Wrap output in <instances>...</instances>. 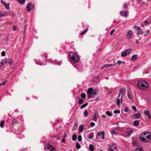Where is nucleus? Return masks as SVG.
I'll list each match as a JSON object with an SVG mask.
<instances>
[{
    "label": "nucleus",
    "instance_id": "nucleus-1",
    "mask_svg": "<svg viewBox=\"0 0 151 151\" xmlns=\"http://www.w3.org/2000/svg\"><path fill=\"white\" fill-rule=\"evenodd\" d=\"M137 86L139 89L145 90L147 89L148 84L146 82L141 80L137 82Z\"/></svg>",
    "mask_w": 151,
    "mask_h": 151
},
{
    "label": "nucleus",
    "instance_id": "nucleus-2",
    "mask_svg": "<svg viewBox=\"0 0 151 151\" xmlns=\"http://www.w3.org/2000/svg\"><path fill=\"white\" fill-rule=\"evenodd\" d=\"M140 141L144 142H147L151 139L150 135L147 133L144 132L141 134L139 137Z\"/></svg>",
    "mask_w": 151,
    "mask_h": 151
},
{
    "label": "nucleus",
    "instance_id": "nucleus-3",
    "mask_svg": "<svg viewBox=\"0 0 151 151\" xmlns=\"http://www.w3.org/2000/svg\"><path fill=\"white\" fill-rule=\"evenodd\" d=\"M70 58L75 63H78L79 60V58L78 55L75 53H70L69 54Z\"/></svg>",
    "mask_w": 151,
    "mask_h": 151
},
{
    "label": "nucleus",
    "instance_id": "nucleus-4",
    "mask_svg": "<svg viewBox=\"0 0 151 151\" xmlns=\"http://www.w3.org/2000/svg\"><path fill=\"white\" fill-rule=\"evenodd\" d=\"M93 89L92 88H89L87 92V93L88 94V97L89 98H92V92H93Z\"/></svg>",
    "mask_w": 151,
    "mask_h": 151
},
{
    "label": "nucleus",
    "instance_id": "nucleus-5",
    "mask_svg": "<svg viewBox=\"0 0 151 151\" xmlns=\"http://www.w3.org/2000/svg\"><path fill=\"white\" fill-rule=\"evenodd\" d=\"M131 50V49H129L126 50L124 51L122 53L121 56L123 57L125 56L130 53Z\"/></svg>",
    "mask_w": 151,
    "mask_h": 151
},
{
    "label": "nucleus",
    "instance_id": "nucleus-6",
    "mask_svg": "<svg viewBox=\"0 0 151 151\" xmlns=\"http://www.w3.org/2000/svg\"><path fill=\"white\" fill-rule=\"evenodd\" d=\"M125 132L128 134V136L129 137L132 133V129L131 128H128L125 130Z\"/></svg>",
    "mask_w": 151,
    "mask_h": 151
},
{
    "label": "nucleus",
    "instance_id": "nucleus-7",
    "mask_svg": "<svg viewBox=\"0 0 151 151\" xmlns=\"http://www.w3.org/2000/svg\"><path fill=\"white\" fill-rule=\"evenodd\" d=\"M102 136V138L103 139H104V132L103 131L102 132H99L98 133V136Z\"/></svg>",
    "mask_w": 151,
    "mask_h": 151
},
{
    "label": "nucleus",
    "instance_id": "nucleus-8",
    "mask_svg": "<svg viewBox=\"0 0 151 151\" xmlns=\"http://www.w3.org/2000/svg\"><path fill=\"white\" fill-rule=\"evenodd\" d=\"M134 27L135 28H136L137 27V35H140L142 33V31L141 29L139 27H137L136 26H135Z\"/></svg>",
    "mask_w": 151,
    "mask_h": 151
},
{
    "label": "nucleus",
    "instance_id": "nucleus-9",
    "mask_svg": "<svg viewBox=\"0 0 151 151\" xmlns=\"http://www.w3.org/2000/svg\"><path fill=\"white\" fill-rule=\"evenodd\" d=\"M32 5V3H29V4H27V10L28 11H30L31 9L32 8L31 7V6Z\"/></svg>",
    "mask_w": 151,
    "mask_h": 151
},
{
    "label": "nucleus",
    "instance_id": "nucleus-10",
    "mask_svg": "<svg viewBox=\"0 0 151 151\" xmlns=\"http://www.w3.org/2000/svg\"><path fill=\"white\" fill-rule=\"evenodd\" d=\"M122 96H121L120 98H118L116 100V104L118 106H119L120 104V102H122Z\"/></svg>",
    "mask_w": 151,
    "mask_h": 151
},
{
    "label": "nucleus",
    "instance_id": "nucleus-11",
    "mask_svg": "<svg viewBox=\"0 0 151 151\" xmlns=\"http://www.w3.org/2000/svg\"><path fill=\"white\" fill-rule=\"evenodd\" d=\"M126 90V89L125 88H121L119 90V93L122 95V96H124L125 95L124 94V91Z\"/></svg>",
    "mask_w": 151,
    "mask_h": 151
},
{
    "label": "nucleus",
    "instance_id": "nucleus-12",
    "mask_svg": "<svg viewBox=\"0 0 151 151\" xmlns=\"http://www.w3.org/2000/svg\"><path fill=\"white\" fill-rule=\"evenodd\" d=\"M132 35V32L131 30L128 31L127 34V37L129 38H131Z\"/></svg>",
    "mask_w": 151,
    "mask_h": 151
},
{
    "label": "nucleus",
    "instance_id": "nucleus-13",
    "mask_svg": "<svg viewBox=\"0 0 151 151\" xmlns=\"http://www.w3.org/2000/svg\"><path fill=\"white\" fill-rule=\"evenodd\" d=\"M120 14L121 16L124 17H126L127 16V13L125 11H122L120 12Z\"/></svg>",
    "mask_w": 151,
    "mask_h": 151
},
{
    "label": "nucleus",
    "instance_id": "nucleus-14",
    "mask_svg": "<svg viewBox=\"0 0 151 151\" xmlns=\"http://www.w3.org/2000/svg\"><path fill=\"white\" fill-rule=\"evenodd\" d=\"M98 92V90H95L94 91L93 90V92H92V97H93L95 95H97V94Z\"/></svg>",
    "mask_w": 151,
    "mask_h": 151
},
{
    "label": "nucleus",
    "instance_id": "nucleus-15",
    "mask_svg": "<svg viewBox=\"0 0 151 151\" xmlns=\"http://www.w3.org/2000/svg\"><path fill=\"white\" fill-rule=\"evenodd\" d=\"M144 113L145 115H147L149 117H150V112L148 110H146L144 112Z\"/></svg>",
    "mask_w": 151,
    "mask_h": 151
},
{
    "label": "nucleus",
    "instance_id": "nucleus-16",
    "mask_svg": "<svg viewBox=\"0 0 151 151\" xmlns=\"http://www.w3.org/2000/svg\"><path fill=\"white\" fill-rule=\"evenodd\" d=\"M134 116H135V119H138L140 117L141 114L138 112L137 114H134Z\"/></svg>",
    "mask_w": 151,
    "mask_h": 151
},
{
    "label": "nucleus",
    "instance_id": "nucleus-17",
    "mask_svg": "<svg viewBox=\"0 0 151 151\" xmlns=\"http://www.w3.org/2000/svg\"><path fill=\"white\" fill-rule=\"evenodd\" d=\"M7 14V13L6 12H0V16H1L0 17L6 16Z\"/></svg>",
    "mask_w": 151,
    "mask_h": 151
},
{
    "label": "nucleus",
    "instance_id": "nucleus-18",
    "mask_svg": "<svg viewBox=\"0 0 151 151\" xmlns=\"http://www.w3.org/2000/svg\"><path fill=\"white\" fill-rule=\"evenodd\" d=\"M138 58V56L137 55L134 54V55L132 57V60H135Z\"/></svg>",
    "mask_w": 151,
    "mask_h": 151
},
{
    "label": "nucleus",
    "instance_id": "nucleus-19",
    "mask_svg": "<svg viewBox=\"0 0 151 151\" xmlns=\"http://www.w3.org/2000/svg\"><path fill=\"white\" fill-rule=\"evenodd\" d=\"M89 150L91 151H93L94 150V147L93 145L91 144L89 146Z\"/></svg>",
    "mask_w": 151,
    "mask_h": 151
},
{
    "label": "nucleus",
    "instance_id": "nucleus-20",
    "mask_svg": "<svg viewBox=\"0 0 151 151\" xmlns=\"http://www.w3.org/2000/svg\"><path fill=\"white\" fill-rule=\"evenodd\" d=\"M20 4H24L26 0H16Z\"/></svg>",
    "mask_w": 151,
    "mask_h": 151
},
{
    "label": "nucleus",
    "instance_id": "nucleus-21",
    "mask_svg": "<svg viewBox=\"0 0 151 151\" xmlns=\"http://www.w3.org/2000/svg\"><path fill=\"white\" fill-rule=\"evenodd\" d=\"M52 62L53 63L57 64L58 65H60L61 64V62L58 61L57 60L53 61Z\"/></svg>",
    "mask_w": 151,
    "mask_h": 151
},
{
    "label": "nucleus",
    "instance_id": "nucleus-22",
    "mask_svg": "<svg viewBox=\"0 0 151 151\" xmlns=\"http://www.w3.org/2000/svg\"><path fill=\"white\" fill-rule=\"evenodd\" d=\"M36 63L37 64L40 65H45L46 64V61H45L44 63H42L41 61L39 62V63L37 62H36Z\"/></svg>",
    "mask_w": 151,
    "mask_h": 151
},
{
    "label": "nucleus",
    "instance_id": "nucleus-23",
    "mask_svg": "<svg viewBox=\"0 0 151 151\" xmlns=\"http://www.w3.org/2000/svg\"><path fill=\"white\" fill-rule=\"evenodd\" d=\"M84 129V126L83 125L81 124L79 127V130L80 132H82Z\"/></svg>",
    "mask_w": 151,
    "mask_h": 151
},
{
    "label": "nucleus",
    "instance_id": "nucleus-24",
    "mask_svg": "<svg viewBox=\"0 0 151 151\" xmlns=\"http://www.w3.org/2000/svg\"><path fill=\"white\" fill-rule=\"evenodd\" d=\"M139 123V122L138 120H136L134 121L133 123V124L135 126H137Z\"/></svg>",
    "mask_w": 151,
    "mask_h": 151
},
{
    "label": "nucleus",
    "instance_id": "nucleus-25",
    "mask_svg": "<svg viewBox=\"0 0 151 151\" xmlns=\"http://www.w3.org/2000/svg\"><path fill=\"white\" fill-rule=\"evenodd\" d=\"M72 139L73 141H75L77 139V136L76 134H73L72 136Z\"/></svg>",
    "mask_w": 151,
    "mask_h": 151
},
{
    "label": "nucleus",
    "instance_id": "nucleus-26",
    "mask_svg": "<svg viewBox=\"0 0 151 151\" xmlns=\"http://www.w3.org/2000/svg\"><path fill=\"white\" fill-rule=\"evenodd\" d=\"M4 120H2L0 123V126L1 127H3L4 126Z\"/></svg>",
    "mask_w": 151,
    "mask_h": 151
},
{
    "label": "nucleus",
    "instance_id": "nucleus-27",
    "mask_svg": "<svg viewBox=\"0 0 151 151\" xmlns=\"http://www.w3.org/2000/svg\"><path fill=\"white\" fill-rule=\"evenodd\" d=\"M83 114L85 117H86L87 116L88 114V112L87 110H85Z\"/></svg>",
    "mask_w": 151,
    "mask_h": 151
},
{
    "label": "nucleus",
    "instance_id": "nucleus-28",
    "mask_svg": "<svg viewBox=\"0 0 151 151\" xmlns=\"http://www.w3.org/2000/svg\"><path fill=\"white\" fill-rule=\"evenodd\" d=\"M135 151H144L143 149L141 147L137 148L136 149Z\"/></svg>",
    "mask_w": 151,
    "mask_h": 151
},
{
    "label": "nucleus",
    "instance_id": "nucleus-29",
    "mask_svg": "<svg viewBox=\"0 0 151 151\" xmlns=\"http://www.w3.org/2000/svg\"><path fill=\"white\" fill-rule=\"evenodd\" d=\"M88 103H86L81 106L80 108L81 109H83V108H84L86 106L88 105Z\"/></svg>",
    "mask_w": 151,
    "mask_h": 151
},
{
    "label": "nucleus",
    "instance_id": "nucleus-30",
    "mask_svg": "<svg viewBox=\"0 0 151 151\" xmlns=\"http://www.w3.org/2000/svg\"><path fill=\"white\" fill-rule=\"evenodd\" d=\"M106 114L108 115V116H112V114L109 111H107L106 113Z\"/></svg>",
    "mask_w": 151,
    "mask_h": 151
},
{
    "label": "nucleus",
    "instance_id": "nucleus-31",
    "mask_svg": "<svg viewBox=\"0 0 151 151\" xmlns=\"http://www.w3.org/2000/svg\"><path fill=\"white\" fill-rule=\"evenodd\" d=\"M12 124L13 125L14 124H16L17 123V120L15 119H13L12 120Z\"/></svg>",
    "mask_w": 151,
    "mask_h": 151
},
{
    "label": "nucleus",
    "instance_id": "nucleus-32",
    "mask_svg": "<svg viewBox=\"0 0 151 151\" xmlns=\"http://www.w3.org/2000/svg\"><path fill=\"white\" fill-rule=\"evenodd\" d=\"M117 64H120L122 63H125V62H122L120 60H118L117 61Z\"/></svg>",
    "mask_w": 151,
    "mask_h": 151
},
{
    "label": "nucleus",
    "instance_id": "nucleus-33",
    "mask_svg": "<svg viewBox=\"0 0 151 151\" xmlns=\"http://www.w3.org/2000/svg\"><path fill=\"white\" fill-rule=\"evenodd\" d=\"M132 109L135 112H136L137 111V110L136 109V107L134 106H133L132 107Z\"/></svg>",
    "mask_w": 151,
    "mask_h": 151
},
{
    "label": "nucleus",
    "instance_id": "nucleus-34",
    "mask_svg": "<svg viewBox=\"0 0 151 151\" xmlns=\"http://www.w3.org/2000/svg\"><path fill=\"white\" fill-rule=\"evenodd\" d=\"M76 147L77 149H79L81 147V145L78 143H77L76 144Z\"/></svg>",
    "mask_w": 151,
    "mask_h": 151
},
{
    "label": "nucleus",
    "instance_id": "nucleus-35",
    "mask_svg": "<svg viewBox=\"0 0 151 151\" xmlns=\"http://www.w3.org/2000/svg\"><path fill=\"white\" fill-rule=\"evenodd\" d=\"M86 96V95L85 93H81V97L83 98H85Z\"/></svg>",
    "mask_w": 151,
    "mask_h": 151
},
{
    "label": "nucleus",
    "instance_id": "nucleus-36",
    "mask_svg": "<svg viewBox=\"0 0 151 151\" xmlns=\"http://www.w3.org/2000/svg\"><path fill=\"white\" fill-rule=\"evenodd\" d=\"M120 110H114V113L115 114H116V113L119 114L120 113Z\"/></svg>",
    "mask_w": 151,
    "mask_h": 151
},
{
    "label": "nucleus",
    "instance_id": "nucleus-37",
    "mask_svg": "<svg viewBox=\"0 0 151 151\" xmlns=\"http://www.w3.org/2000/svg\"><path fill=\"white\" fill-rule=\"evenodd\" d=\"M83 103V100L82 99H79L78 101V103L80 104H82Z\"/></svg>",
    "mask_w": 151,
    "mask_h": 151
},
{
    "label": "nucleus",
    "instance_id": "nucleus-38",
    "mask_svg": "<svg viewBox=\"0 0 151 151\" xmlns=\"http://www.w3.org/2000/svg\"><path fill=\"white\" fill-rule=\"evenodd\" d=\"M93 120L94 121H97V118H96V115H95L93 116Z\"/></svg>",
    "mask_w": 151,
    "mask_h": 151
},
{
    "label": "nucleus",
    "instance_id": "nucleus-39",
    "mask_svg": "<svg viewBox=\"0 0 151 151\" xmlns=\"http://www.w3.org/2000/svg\"><path fill=\"white\" fill-rule=\"evenodd\" d=\"M78 140L79 142L81 141L82 137L81 136H79L78 137Z\"/></svg>",
    "mask_w": 151,
    "mask_h": 151
},
{
    "label": "nucleus",
    "instance_id": "nucleus-40",
    "mask_svg": "<svg viewBox=\"0 0 151 151\" xmlns=\"http://www.w3.org/2000/svg\"><path fill=\"white\" fill-rule=\"evenodd\" d=\"M9 4H5V6L6 8V9H9Z\"/></svg>",
    "mask_w": 151,
    "mask_h": 151
},
{
    "label": "nucleus",
    "instance_id": "nucleus-41",
    "mask_svg": "<svg viewBox=\"0 0 151 151\" xmlns=\"http://www.w3.org/2000/svg\"><path fill=\"white\" fill-rule=\"evenodd\" d=\"M93 137V134H90L89 136L88 137V138H89L90 139H92Z\"/></svg>",
    "mask_w": 151,
    "mask_h": 151
},
{
    "label": "nucleus",
    "instance_id": "nucleus-42",
    "mask_svg": "<svg viewBox=\"0 0 151 151\" xmlns=\"http://www.w3.org/2000/svg\"><path fill=\"white\" fill-rule=\"evenodd\" d=\"M6 62L9 63L10 64H11L12 63V61L11 60H7L6 61Z\"/></svg>",
    "mask_w": 151,
    "mask_h": 151
},
{
    "label": "nucleus",
    "instance_id": "nucleus-43",
    "mask_svg": "<svg viewBox=\"0 0 151 151\" xmlns=\"http://www.w3.org/2000/svg\"><path fill=\"white\" fill-rule=\"evenodd\" d=\"M114 31H115V29H114L112 30L111 32H110V35H113V33H114Z\"/></svg>",
    "mask_w": 151,
    "mask_h": 151
},
{
    "label": "nucleus",
    "instance_id": "nucleus-44",
    "mask_svg": "<svg viewBox=\"0 0 151 151\" xmlns=\"http://www.w3.org/2000/svg\"><path fill=\"white\" fill-rule=\"evenodd\" d=\"M6 54L4 51H3L1 52V55L2 56H4Z\"/></svg>",
    "mask_w": 151,
    "mask_h": 151
},
{
    "label": "nucleus",
    "instance_id": "nucleus-45",
    "mask_svg": "<svg viewBox=\"0 0 151 151\" xmlns=\"http://www.w3.org/2000/svg\"><path fill=\"white\" fill-rule=\"evenodd\" d=\"M127 96H128V98L129 99H130V100H131V97L130 95L128 92V93Z\"/></svg>",
    "mask_w": 151,
    "mask_h": 151
},
{
    "label": "nucleus",
    "instance_id": "nucleus-46",
    "mask_svg": "<svg viewBox=\"0 0 151 151\" xmlns=\"http://www.w3.org/2000/svg\"><path fill=\"white\" fill-rule=\"evenodd\" d=\"M90 124V125L92 127L94 126L95 125V123L93 122H91Z\"/></svg>",
    "mask_w": 151,
    "mask_h": 151
},
{
    "label": "nucleus",
    "instance_id": "nucleus-47",
    "mask_svg": "<svg viewBox=\"0 0 151 151\" xmlns=\"http://www.w3.org/2000/svg\"><path fill=\"white\" fill-rule=\"evenodd\" d=\"M124 111L125 112H127L128 111V109L127 108H126L124 109Z\"/></svg>",
    "mask_w": 151,
    "mask_h": 151
},
{
    "label": "nucleus",
    "instance_id": "nucleus-48",
    "mask_svg": "<svg viewBox=\"0 0 151 151\" xmlns=\"http://www.w3.org/2000/svg\"><path fill=\"white\" fill-rule=\"evenodd\" d=\"M113 148H114L115 149H116L117 148V147L116 146V145L114 144H113Z\"/></svg>",
    "mask_w": 151,
    "mask_h": 151
},
{
    "label": "nucleus",
    "instance_id": "nucleus-49",
    "mask_svg": "<svg viewBox=\"0 0 151 151\" xmlns=\"http://www.w3.org/2000/svg\"><path fill=\"white\" fill-rule=\"evenodd\" d=\"M109 64H105L103 66L104 67H109Z\"/></svg>",
    "mask_w": 151,
    "mask_h": 151
},
{
    "label": "nucleus",
    "instance_id": "nucleus-50",
    "mask_svg": "<svg viewBox=\"0 0 151 151\" xmlns=\"http://www.w3.org/2000/svg\"><path fill=\"white\" fill-rule=\"evenodd\" d=\"M88 30V28L87 27H86V29L84 30L83 32L85 33Z\"/></svg>",
    "mask_w": 151,
    "mask_h": 151
},
{
    "label": "nucleus",
    "instance_id": "nucleus-51",
    "mask_svg": "<svg viewBox=\"0 0 151 151\" xmlns=\"http://www.w3.org/2000/svg\"><path fill=\"white\" fill-rule=\"evenodd\" d=\"M124 6L125 8H127V3H125L124 5Z\"/></svg>",
    "mask_w": 151,
    "mask_h": 151
},
{
    "label": "nucleus",
    "instance_id": "nucleus-52",
    "mask_svg": "<svg viewBox=\"0 0 151 151\" xmlns=\"http://www.w3.org/2000/svg\"><path fill=\"white\" fill-rule=\"evenodd\" d=\"M78 124V122L77 121L76 122H75V124H74L75 126H76H76H77Z\"/></svg>",
    "mask_w": 151,
    "mask_h": 151
},
{
    "label": "nucleus",
    "instance_id": "nucleus-53",
    "mask_svg": "<svg viewBox=\"0 0 151 151\" xmlns=\"http://www.w3.org/2000/svg\"><path fill=\"white\" fill-rule=\"evenodd\" d=\"M17 28V27L15 26H14L13 27V29L14 30H16Z\"/></svg>",
    "mask_w": 151,
    "mask_h": 151
},
{
    "label": "nucleus",
    "instance_id": "nucleus-54",
    "mask_svg": "<svg viewBox=\"0 0 151 151\" xmlns=\"http://www.w3.org/2000/svg\"><path fill=\"white\" fill-rule=\"evenodd\" d=\"M111 134L113 135V134H116V132L114 131L112 132H111Z\"/></svg>",
    "mask_w": 151,
    "mask_h": 151
},
{
    "label": "nucleus",
    "instance_id": "nucleus-55",
    "mask_svg": "<svg viewBox=\"0 0 151 151\" xmlns=\"http://www.w3.org/2000/svg\"><path fill=\"white\" fill-rule=\"evenodd\" d=\"M108 150L109 151H114L112 149L110 148H108Z\"/></svg>",
    "mask_w": 151,
    "mask_h": 151
},
{
    "label": "nucleus",
    "instance_id": "nucleus-56",
    "mask_svg": "<svg viewBox=\"0 0 151 151\" xmlns=\"http://www.w3.org/2000/svg\"><path fill=\"white\" fill-rule=\"evenodd\" d=\"M44 57L45 58V61L47 60V55H43Z\"/></svg>",
    "mask_w": 151,
    "mask_h": 151
},
{
    "label": "nucleus",
    "instance_id": "nucleus-57",
    "mask_svg": "<svg viewBox=\"0 0 151 151\" xmlns=\"http://www.w3.org/2000/svg\"><path fill=\"white\" fill-rule=\"evenodd\" d=\"M146 33H147V34H149V33H150V31L149 30H147L146 31Z\"/></svg>",
    "mask_w": 151,
    "mask_h": 151
},
{
    "label": "nucleus",
    "instance_id": "nucleus-58",
    "mask_svg": "<svg viewBox=\"0 0 151 151\" xmlns=\"http://www.w3.org/2000/svg\"><path fill=\"white\" fill-rule=\"evenodd\" d=\"M62 142H65V139L64 138L63 139H62Z\"/></svg>",
    "mask_w": 151,
    "mask_h": 151
},
{
    "label": "nucleus",
    "instance_id": "nucleus-59",
    "mask_svg": "<svg viewBox=\"0 0 151 151\" xmlns=\"http://www.w3.org/2000/svg\"><path fill=\"white\" fill-rule=\"evenodd\" d=\"M145 22L146 24H148L149 23V22L147 20H146L145 21Z\"/></svg>",
    "mask_w": 151,
    "mask_h": 151
},
{
    "label": "nucleus",
    "instance_id": "nucleus-60",
    "mask_svg": "<svg viewBox=\"0 0 151 151\" xmlns=\"http://www.w3.org/2000/svg\"><path fill=\"white\" fill-rule=\"evenodd\" d=\"M102 117L104 118H106V116L105 115H102Z\"/></svg>",
    "mask_w": 151,
    "mask_h": 151
},
{
    "label": "nucleus",
    "instance_id": "nucleus-61",
    "mask_svg": "<svg viewBox=\"0 0 151 151\" xmlns=\"http://www.w3.org/2000/svg\"><path fill=\"white\" fill-rule=\"evenodd\" d=\"M6 82V81H4V82L3 83L2 85H4Z\"/></svg>",
    "mask_w": 151,
    "mask_h": 151
},
{
    "label": "nucleus",
    "instance_id": "nucleus-62",
    "mask_svg": "<svg viewBox=\"0 0 151 151\" xmlns=\"http://www.w3.org/2000/svg\"><path fill=\"white\" fill-rule=\"evenodd\" d=\"M1 63L2 65H4L5 64V63L4 62H1Z\"/></svg>",
    "mask_w": 151,
    "mask_h": 151
},
{
    "label": "nucleus",
    "instance_id": "nucleus-63",
    "mask_svg": "<svg viewBox=\"0 0 151 151\" xmlns=\"http://www.w3.org/2000/svg\"><path fill=\"white\" fill-rule=\"evenodd\" d=\"M120 94L119 93V94H118V98H121L120 97Z\"/></svg>",
    "mask_w": 151,
    "mask_h": 151
},
{
    "label": "nucleus",
    "instance_id": "nucleus-64",
    "mask_svg": "<svg viewBox=\"0 0 151 151\" xmlns=\"http://www.w3.org/2000/svg\"><path fill=\"white\" fill-rule=\"evenodd\" d=\"M84 34V33L83 32L81 33V36H83Z\"/></svg>",
    "mask_w": 151,
    "mask_h": 151
}]
</instances>
